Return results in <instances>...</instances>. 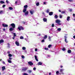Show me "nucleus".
<instances>
[{
    "label": "nucleus",
    "instance_id": "nucleus-48",
    "mask_svg": "<svg viewBox=\"0 0 75 75\" xmlns=\"http://www.w3.org/2000/svg\"><path fill=\"white\" fill-rule=\"evenodd\" d=\"M45 41V40H42V42H44Z\"/></svg>",
    "mask_w": 75,
    "mask_h": 75
},
{
    "label": "nucleus",
    "instance_id": "nucleus-52",
    "mask_svg": "<svg viewBox=\"0 0 75 75\" xmlns=\"http://www.w3.org/2000/svg\"><path fill=\"white\" fill-rule=\"evenodd\" d=\"M15 36H13V38H13V40H14V38H15Z\"/></svg>",
    "mask_w": 75,
    "mask_h": 75
},
{
    "label": "nucleus",
    "instance_id": "nucleus-10",
    "mask_svg": "<svg viewBox=\"0 0 75 75\" xmlns=\"http://www.w3.org/2000/svg\"><path fill=\"white\" fill-rule=\"evenodd\" d=\"M14 28H11L9 29V30L10 31H13V30H14Z\"/></svg>",
    "mask_w": 75,
    "mask_h": 75
},
{
    "label": "nucleus",
    "instance_id": "nucleus-7",
    "mask_svg": "<svg viewBox=\"0 0 75 75\" xmlns=\"http://www.w3.org/2000/svg\"><path fill=\"white\" fill-rule=\"evenodd\" d=\"M30 13L31 14L33 15V14L34 13V11L33 10H30Z\"/></svg>",
    "mask_w": 75,
    "mask_h": 75
},
{
    "label": "nucleus",
    "instance_id": "nucleus-29",
    "mask_svg": "<svg viewBox=\"0 0 75 75\" xmlns=\"http://www.w3.org/2000/svg\"><path fill=\"white\" fill-rule=\"evenodd\" d=\"M8 61L9 63H11V60H9V59H8Z\"/></svg>",
    "mask_w": 75,
    "mask_h": 75
},
{
    "label": "nucleus",
    "instance_id": "nucleus-43",
    "mask_svg": "<svg viewBox=\"0 0 75 75\" xmlns=\"http://www.w3.org/2000/svg\"><path fill=\"white\" fill-rule=\"evenodd\" d=\"M51 37H50V36H49V41H51Z\"/></svg>",
    "mask_w": 75,
    "mask_h": 75
},
{
    "label": "nucleus",
    "instance_id": "nucleus-45",
    "mask_svg": "<svg viewBox=\"0 0 75 75\" xmlns=\"http://www.w3.org/2000/svg\"><path fill=\"white\" fill-rule=\"evenodd\" d=\"M52 27H54V24H52Z\"/></svg>",
    "mask_w": 75,
    "mask_h": 75
},
{
    "label": "nucleus",
    "instance_id": "nucleus-33",
    "mask_svg": "<svg viewBox=\"0 0 75 75\" xmlns=\"http://www.w3.org/2000/svg\"><path fill=\"white\" fill-rule=\"evenodd\" d=\"M59 17L60 18H62V16L61 15H59Z\"/></svg>",
    "mask_w": 75,
    "mask_h": 75
},
{
    "label": "nucleus",
    "instance_id": "nucleus-49",
    "mask_svg": "<svg viewBox=\"0 0 75 75\" xmlns=\"http://www.w3.org/2000/svg\"><path fill=\"white\" fill-rule=\"evenodd\" d=\"M22 58L23 59H24V56H22Z\"/></svg>",
    "mask_w": 75,
    "mask_h": 75
},
{
    "label": "nucleus",
    "instance_id": "nucleus-25",
    "mask_svg": "<svg viewBox=\"0 0 75 75\" xmlns=\"http://www.w3.org/2000/svg\"><path fill=\"white\" fill-rule=\"evenodd\" d=\"M56 74L57 75H59V71H57L56 72Z\"/></svg>",
    "mask_w": 75,
    "mask_h": 75
},
{
    "label": "nucleus",
    "instance_id": "nucleus-57",
    "mask_svg": "<svg viewBox=\"0 0 75 75\" xmlns=\"http://www.w3.org/2000/svg\"><path fill=\"white\" fill-rule=\"evenodd\" d=\"M4 31H5V29L4 28L3 29Z\"/></svg>",
    "mask_w": 75,
    "mask_h": 75
},
{
    "label": "nucleus",
    "instance_id": "nucleus-40",
    "mask_svg": "<svg viewBox=\"0 0 75 75\" xmlns=\"http://www.w3.org/2000/svg\"><path fill=\"white\" fill-rule=\"evenodd\" d=\"M51 45H50L48 46V47L49 48H50L51 47Z\"/></svg>",
    "mask_w": 75,
    "mask_h": 75
},
{
    "label": "nucleus",
    "instance_id": "nucleus-53",
    "mask_svg": "<svg viewBox=\"0 0 75 75\" xmlns=\"http://www.w3.org/2000/svg\"><path fill=\"white\" fill-rule=\"evenodd\" d=\"M3 64H5V62H4L3 61L2 62Z\"/></svg>",
    "mask_w": 75,
    "mask_h": 75
},
{
    "label": "nucleus",
    "instance_id": "nucleus-9",
    "mask_svg": "<svg viewBox=\"0 0 75 75\" xmlns=\"http://www.w3.org/2000/svg\"><path fill=\"white\" fill-rule=\"evenodd\" d=\"M28 64L30 65H33V63L31 62H28Z\"/></svg>",
    "mask_w": 75,
    "mask_h": 75
},
{
    "label": "nucleus",
    "instance_id": "nucleus-3",
    "mask_svg": "<svg viewBox=\"0 0 75 75\" xmlns=\"http://www.w3.org/2000/svg\"><path fill=\"white\" fill-rule=\"evenodd\" d=\"M10 26H11L13 28H15L16 27V25H15V24L14 23H12L10 25L9 27Z\"/></svg>",
    "mask_w": 75,
    "mask_h": 75
},
{
    "label": "nucleus",
    "instance_id": "nucleus-24",
    "mask_svg": "<svg viewBox=\"0 0 75 75\" xmlns=\"http://www.w3.org/2000/svg\"><path fill=\"white\" fill-rule=\"evenodd\" d=\"M36 5L37 6H39V4H40V3L39 2H38L36 3Z\"/></svg>",
    "mask_w": 75,
    "mask_h": 75
},
{
    "label": "nucleus",
    "instance_id": "nucleus-16",
    "mask_svg": "<svg viewBox=\"0 0 75 75\" xmlns=\"http://www.w3.org/2000/svg\"><path fill=\"white\" fill-rule=\"evenodd\" d=\"M43 20L45 22H46V21H47V19L46 18H43Z\"/></svg>",
    "mask_w": 75,
    "mask_h": 75
},
{
    "label": "nucleus",
    "instance_id": "nucleus-11",
    "mask_svg": "<svg viewBox=\"0 0 75 75\" xmlns=\"http://www.w3.org/2000/svg\"><path fill=\"white\" fill-rule=\"evenodd\" d=\"M27 11V9L26 8H24L23 10V13H25V11Z\"/></svg>",
    "mask_w": 75,
    "mask_h": 75
},
{
    "label": "nucleus",
    "instance_id": "nucleus-54",
    "mask_svg": "<svg viewBox=\"0 0 75 75\" xmlns=\"http://www.w3.org/2000/svg\"><path fill=\"white\" fill-rule=\"evenodd\" d=\"M9 59L10 60L12 59V58H11V57H9Z\"/></svg>",
    "mask_w": 75,
    "mask_h": 75
},
{
    "label": "nucleus",
    "instance_id": "nucleus-6",
    "mask_svg": "<svg viewBox=\"0 0 75 75\" xmlns=\"http://www.w3.org/2000/svg\"><path fill=\"white\" fill-rule=\"evenodd\" d=\"M15 43L17 46H19L20 44H19V42H18L16 41Z\"/></svg>",
    "mask_w": 75,
    "mask_h": 75
},
{
    "label": "nucleus",
    "instance_id": "nucleus-55",
    "mask_svg": "<svg viewBox=\"0 0 75 75\" xmlns=\"http://www.w3.org/2000/svg\"><path fill=\"white\" fill-rule=\"evenodd\" d=\"M8 54H10V51H8L7 52Z\"/></svg>",
    "mask_w": 75,
    "mask_h": 75
},
{
    "label": "nucleus",
    "instance_id": "nucleus-62",
    "mask_svg": "<svg viewBox=\"0 0 75 75\" xmlns=\"http://www.w3.org/2000/svg\"><path fill=\"white\" fill-rule=\"evenodd\" d=\"M43 3H44V4H45L46 3H45V2H43Z\"/></svg>",
    "mask_w": 75,
    "mask_h": 75
},
{
    "label": "nucleus",
    "instance_id": "nucleus-19",
    "mask_svg": "<svg viewBox=\"0 0 75 75\" xmlns=\"http://www.w3.org/2000/svg\"><path fill=\"white\" fill-rule=\"evenodd\" d=\"M47 35H46L43 38H44V39H46L47 38Z\"/></svg>",
    "mask_w": 75,
    "mask_h": 75
},
{
    "label": "nucleus",
    "instance_id": "nucleus-42",
    "mask_svg": "<svg viewBox=\"0 0 75 75\" xmlns=\"http://www.w3.org/2000/svg\"><path fill=\"white\" fill-rule=\"evenodd\" d=\"M23 70L24 71H25V70H27V68H24V69H23Z\"/></svg>",
    "mask_w": 75,
    "mask_h": 75
},
{
    "label": "nucleus",
    "instance_id": "nucleus-18",
    "mask_svg": "<svg viewBox=\"0 0 75 75\" xmlns=\"http://www.w3.org/2000/svg\"><path fill=\"white\" fill-rule=\"evenodd\" d=\"M70 18V17L69 16H68L67 18V21H69V19Z\"/></svg>",
    "mask_w": 75,
    "mask_h": 75
},
{
    "label": "nucleus",
    "instance_id": "nucleus-17",
    "mask_svg": "<svg viewBox=\"0 0 75 75\" xmlns=\"http://www.w3.org/2000/svg\"><path fill=\"white\" fill-rule=\"evenodd\" d=\"M52 14H53V12H51L49 13V15L50 16H52Z\"/></svg>",
    "mask_w": 75,
    "mask_h": 75
},
{
    "label": "nucleus",
    "instance_id": "nucleus-22",
    "mask_svg": "<svg viewBox=\"0 0 75 75\" xmlns=\"http://www.w3.org/2000/svg\"><path fill=\"white\" fill-rule=\"evenodd\" d=\"M68 52L69 54H70V53H71V50H68Z\"/></svg>",
    "mask_w": 75,
    "mask_h": 75
},
{
    "label": "nucleus",
    "instance_id": "nucleus-58",
    "mask_svg": "<svg viewBox=\"0 0 75 75\" xmlns=\"http://www.w3.org/2000/svg\"><path fill=\"white\" fill-rule=\"evenodd\" d=\"M72 11V9H70L69 10V11Z\"/></svg>",
    "mask_w": 75,
    "mask_h": 75
},
{
    "label": "nucleus",
    "instance_id": "nucleus-12",
    "mask_svg": "<svg viewBox=\"0 0 75 75\" xmlns=\"http://www.w3.org/2000/svg\"><path fill=\"white\" fill-rule=\"evenodd\" d=\"M3 42H4V40H0V44H1V43H3Z\"/></svg>",
    "mask_w": 75,
    "mask_h": 75
},
{
    "label": "nucleus",
    "instance_id": "nucleus-34",
    "mask_svg": "<svg viewBox=\"0 0 75 75\" xmlns=\"http://www.w3.org/2000/svg\"><path fill=\"white\" fill-rule=\"evenodd\" d=\"M64 71V69H61L60 70V71L62 72Z\"/></svg>",
    "mask_w": 75,
    "mask_h": 75
},
{
    "label": "nucleus",
    "instance_id": "nucleus-2",
    "mask_svg": "<svg viewBox=\"0 0 75 75\" xmlns=\"http://www.w3.org/2000/svg\"><path fill=\"white\" fill-rule=\"evenodd\" d=\"M18 29L19 30H20V31L21 30H24V28H23V27L20 26H18Z\"/></svg>",
    "mask_w": 75,
    "mask_h": 75
},
{
    "label": "nucleus",
    "instance_id": "nucleus-30",
    "mask_svg": "<svg viewBox=\"0 0 75 75\" xmlns=\"http://www.w3.org/2000/svg\"><path fill=\"white\" fill-rule=\"evenodd\" d=\"M25 49H26V48H25V47H22V49L23 50H25Z\"/></svg>",
    "mask_w": 75,
    "mask_h": 75
},
{
    "label": "nucleus",
    "instance_id": "nucleus-1",
    "mask_svg": "<svg viewBox=\"0 0 75 75\" xmlns=\"http://www.w3.org/2000/svg\"><path fill=\"white\" fill-rule=\"evenodd\" d=\"M60 22H61V21H60V20H59V19H57L56 21V23H57L58 25H61V24L59 23Z\"/></svg>",
    "mask_w": 75,
    "mask_h": 75
},
{
    "label": "nucleus",
    "instance_id": "nucleus-64",
    "mask_svg": "<svg viewBox=\"0 0 75 75\" xmlns=\"http://www.w3.org/2000/svg\"><path fill=\"white\" fill-rule=\"evenodd\" d=\"M73 38H75V36H73Z\"/></svg>",
    "mask_w": 75,
    "mask_h": 75
},
{
    "label": "nucleus",
    "instance_id": "nucleus-38",
    "mask_svg": "<svg viewBox=\"0 0 75 75\" xmlns=\"http://www.w3.org/2000/svg\"><path fill=\"white\" fill-rule=\"evenodd\" d=\"M61 29L60 28H59L57 29L58 31H61Z\"/></svg>",
    "mask_w": 75,
    "mask_h": 75
},
{
    "label": "nucleus",
    "instance_id": "nucleus-26",
    "mask_svg": "<svg viewBox=\"0 0 75 75\" xmlns=\"http://www.w3.org/2000/svg\"><path fill=\"white\" fill-rule=\"evenodd\" d=\"M55 18H58V16L57 15H55L54 16Z\"/></svg>",
    "mask_w": 75,
    "mask_h": 75
},
{
    "label": "nucleus",
    "instance_id": "nucleus-36",
    "mask_svg": "<svg viewBox=\"0 0 75 75\" xmlns=\"http://www.w3.org/2000/svg\"><path fill=\"white\" fill-rule=\"evenodd\" d=\"M20 39H24V38L23 36H21L20 38Z\"/></svg>",
    "mask_w": 75,
    "mask_h": 75
},
{
    "label": "nucleus",
    "instance_id": "nucleus-51",
    "mask_svg": "<svg viewBox=\"0 0 75 75\" xmlns=\"http://www.w3.org/2000/svg\"><path fill=\"white\" fill-rule=\"evenodd\" d=\"M33 70H35L36 69V68L35 67H34L33 69Z\"/></svg>",
    "mask_w": 75,
    "mask_h": 75
},
{
    "label": "nucleus",
    "instance_id": "nucleus-37",
    "mask_svg": "<svg viewBox=\"0 0 75 75\" xmlns=\"http://www.w3.org/2000/svg\"><path fill=\"white\" fill-rule=\"evenodd\" d=\"M65 13V11H62L61 12V13H62V14H64V13Z\"/></svg>",
    "mask_w": 75,
    "mask_h": 75
},
{
    "label": "nucleus",
    "instance_id": "nucleus-41",
    "mask_svg": "<svg viewBox=\"0 0 75 75\" xmlns=\"http://www.w3.org/2000/svg\"><path fill=\"white\" fill-rule=\"evenodd\" d=\"M62 50H63V51H65V49L64 47L63 49H62Z\"/></svg>",
    "mask_w": 75,
    "mask_h": 75
},
{
    "label": "nucleus",
    "instance_id": "nucleus-20",
    "mask_svg": "<svg viewBox=\"0 0 75 75\" xmlns=\"http://www.w3.org/2000/svg\"><path fill=\"white\" fill-rule=\"evenodd\" d=\"M4 13V12H3V11H1L0 12V14H3Z\"/></svg>",
    "mask_w": 75,
    "mask_h": 75
},
{
    "label": "nucleus",
    "instance_id": "nucleus-50",
    "mask_svg": "<svg viewBox=\"0 0 75 75\" xmlns=\"http://www.w3.org/2000/svg\"><path fill=\"white\" fill-rule=\"evenodd\" d=\"M6 3H8V0H6Z\"/></svg>",
    "mask_w": 75,
    "mask_h": 75
},
{
    "label": "nucleus",
    "instance_id": "nucleus-59",
    "mask_svg": "<svg viewBox=\"0 0 75 75\" xmlns=\"http://www.w3.org/2000/svg\"><path fill=\"white\" fill-rule=\"evenodd\" d=\"M59 12H61V11L60 10H59Z\"/></svg>",
    "mask_w": 75,
    "mask_h": 75
},
{
    "label": "nucleus",
    "instance_id": "nucleus-14",
    "mask_svg": "<svg viewBox=\"0 0 75 75\" xmlns=\"http://www.w3.org/2000/svg\"><path fill=\"white\" fill-rule=\"evenodd\" d=\"M27 7H28V6L27 5H26L24 6V8H26V9L27 8Z\"/></svg>",
    "mask_w": 75,
    "mask_h": 75
},
{
    "label": "nucleus",
    "instance_id": "nucleus-39",
    "mask_svg": "<svg viewBox=\"0 0 75 75\" xmlns=\"http://www.w3.org/2000/svg\"><path fill=\"white\" fill-rule=\"evenodd\" d=\"M8 56L9 57H12V55H11V54H8Z\"/></svg>",
    "mask_w": 75,
    "mask_h": 75
},
{
    "label": "nucleus",
    "instance_id": "nucleus-46",
    "mask_svg": "<svg viewBox=\"0 0 75 75\" xmlns=\"http://www.w3.org/2000/svg\"><path fill=\"white\" fill-rule=\"evenodd\" d=\"M5 7H6V5H3L2 6V7H3V8H4Z\"/></svg>",
    "mask_w": 75,
    "mask_h": 75
},
{
    "label": "nucleus",
    "instance_id": "nucleus-5",
    "mask_svg": "<svg viewBox=\"0 0 75 75\" xmlns=\"http://www.w3.org/2000/svg\"><path fill=\"white\" fill-rule=\"evenodd\" d=\"M28 11H27L25 12V15L26 16H28Z\"/></svg>",
    "mask_w": 75,
    "mask_h": 75
},
{
    "label": "nucleus",
    "instance_id": "nucleus-31",
    "mask_svg": "<svg viewBox=\"0 0 75 75\" xmlns=\"http://www.w3.org/2000/svg\"><path fill=\"white\" fill-rule=\"evenodd\" d=\"M13 35L14 37L16 36V34L15 33H13Z\"/></svg>",
    "mask_w": 75,
    "mask_h": 75
},
{
    "label": "nucleus",
    "instance_id": "nucleus-13",
    "mask_svg": "<svg viewBox=\"0 0 75 75\" xmlns=\"http://www.w3.org/2000/svg\"><path fill=\"white\" fill-rule=\"evenodd\" d=\"M35 58L37 61H38V60L37 59V57L36 56H35Z\"/></svg>",
    "mask_w": 75,
    "mask_h": 75
},
{
    "label": "nucleus",
    "instance_id": "nucleus-47",
    "mask_svg": "<svg viewBox=\"0 0 75 75\" xmlns=\"http://www.w3.org/2000/svg\"><path fill=\"white\" fill-rule=\"evenodd\" d=\"M35 51H38V49H37V48H35Z\"/></svg>",
    "mask_w": 75,
    "mask_h": 75
},
{
    "label": "nucleus",
    "instance_id": "nucleus-32",
    "mask_svg": "<svg viewBox=\"0 0 75 75\" xmlns=\"http://www.w3.org/2000/svg\"><path fill=\"white\" fill-rule=\"evenodd\" d=\"M9 9L11 10H13V8L11 7H9Z\"/></svg>",
    "mask_w": 75,
    "mask_h": 75
},
{
    "label": "nucleus",
    "instance_id": "nucleus-61",
    "mask_svg": "<svg viewBox=\"0 0 75 75\" xmlns=\"http://www.w3.org/2000/svg\"><path fill=\"white\" fill-rule=\"evenodd\" d=\"M73 16L74 17H75V14H73Z\"/></svg>",
    "mask_w": 75,
    "mask_h": 75
},
{
    "label": "nucleus",
    "instance_id": "nucleus-35",
    "mask_svg": "<svg viewBox=\"0 0 75 75\" xmlns=\"http://www.w3.org/2000/svg\"><path fill=\"white\" fill-rule=\"evenodd\" d=\"M23 75H29L28 74L26 73H24L23 74Z\"/></svg>",
    "mask_w": 75,
    "mask_h": 75
},
{
    "label": "nucleus",
    "instance_id": "nucleus-23",
    "mask_svg": "<svg viewBox=\"0 0 75 75\" xmlns=\"http://www.w3.org/2000/svg\"><path fill=\"white\" fill-rule=\"evenodd\" d=\"M42 63L41 62H39V63H38V65H42Z\"/></svg>",
    "mask_w": 75,
    "mask_h": 75
},
{
    "label": "nucleus",
    "instance_id": "nucleus-8",
    "mask_svg": "<svg viewBox=\"0 0 75 75\" xmlns=\"http://www.w3.org/2000/svg\"><path fill=\"white\" fill-rule=\"evenodd\" d=\"M64 37L65 38V42H66L67 43V42H68L67 40V37L66 36H64Z\"/></svg>",
    "mask_w": 75,
    "mask_h": 75
},
{
    "label": "nucleus",
    "instance_id": "nucleus-27",
    "mask_svg": "<svg viewBox=\"0 0 75 75\" xmlns=\"http://www.w3.org/2000/svg\"><path fill=\"white\" fill-rule=\"evenodd\" d=\"M28 73H31V72H32V71L31 70H28Z\"/></svg>",
    "mask_w": 75,
    "mask_h": 75
},
{
    "label": "nucleus",
    "instance_id": "nucleus-28",
    "mask_svg": "<svg viewBox=\"0 0 75 75\" xmlns=\"http://www.w3.org/2000/svg\"><path fill=\"white\" fill-rule=\"evenodd\" d=\"M47 13H48L49 12H50V10L48 9H47L46 11Z\"/></svg>",
    "mask_w": 75,
    "mask_h": 75
},
{
    "label": "nucleus",
    "instance_id": "nucleus-60",
    "mask_svg": "<svg viewBox=\"0 0 75 75\" xmlns=\"http://www.w3.org/2000/svg\"><path fill=\"white\" fill-rule=\"evenodd\" d=\"M49 75H51V73L50 72L49 73Z\"/></svg>",
    "mask_w": 75,
    "mask_h": 75
},
{
    "label": "nucleus",
    "instance_id": "nucleus-21",
    "mask_svg": "<svg viewBox=\"0 0 75 75\" xmlns=\"http://www.w3.org/2000/svg\"><path fill=\"white\" fill-rule=\"evenodd\" d=\"M0 3L1 4H4V1H1L0 2Z\"/></svg>",
    "mask_w": 75,
    "mask_h": 75
},
{
    "label": "nucleus",
    "instance_id": "nucleus-44",
    "mask_svg": "<svg viewBox=\"0 0 75 75\" xmlns=\"http://www.w3.org/2000/svg\"><path fill=\"white\" fill-rule=\"evenodd\" d=\"M45 50H48V48L47 47H45Z\"/></svg>",
    "mask_w": 75,
    "mask_h": 75
},
{
    "label": "nucleus",
    "instance_id": "nucleus-4",
    "mask_svg": "<svg viewBox=\"0 0 75 75\" xmlns=\"http://www.w3.org/2000/svg\"><path fill=\"white\" fill-rule=\"evenodd\" d=\"M2 25V26H3L4 27H8V25L7 24H3Z\"/></svg>",
    "mask_w": 75,
    "mask_h": 75
},
{
    "label": "nucleus",
    "instance_id": "nucleus-63",
    "mask_svg": "<svg viewBox=\"0 0 75 75\" xmlns=\"http://www.w3.org/2000/svg\"><path fill=\"white\" fill-rule=\"evenodd\" d=\"M17 1H16L15 2V4H17Z\"/></svg>",
    "mask_w": 75,
    "mask_h": 75
},
{
    "label": "nucleus",
    "instance_id": "nucleus-15",
    "mask_svg": "<svg viewBox=\"0 0 75 75\" xmlns=\"http://www.w3.org/2000/svg\"><path fill=\"white\" fill-rule=\"evenodd\" d=\"M6 69V67H5L3 66L2 67V71H4V69Z\"/></svg>",
    "mask_w": 75,
    "mask_h": 75
},
{
    "label": "nucleus",
    "instance_id": "nucleus-56",
    "mask_svg": "<svg viewBox=\"0 0 75 75\" xmlns=\"http://www.w3.org/2000/svg\"><path fill=\"white\" fill-rule=\"evenodd\" d=\"M69 1L70 2H71V1H72V0H69Z\"/></svg>",
    "mask_w": 75,
    "mask_h": 75
}]
</instances>
